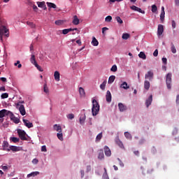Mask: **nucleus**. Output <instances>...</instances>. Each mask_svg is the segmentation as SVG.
Masks as SVG:
<instances>
[{"label": "nucleus", "instance_id": "obj_46", "mask_svg": "<svg viewBox=\"0 0 179 179\" xmlns=\"http://www.w3.org/2000/svg\"><path fill=\"white\" fill-rule=\"evenodd\" d=\"M103 138V133H99L96 138V141H100Z\"/></svg>", "mask_w": 179, "mask_h": 179}, {"label": "nucleus", "instance_id": "obj_59", "mask_svg": "<svg viewBox=\"0 0 179 179\" xmlns=\"http://www.w3.org/2000/svg\"><path fill=\"white\" fill-rule=\"evenodd\" d=\"M162 62H163V64H164V65H167V58L163 57Z\"/></svg>", "mask_w": 179, "mask_h": 179}, {"label": "nucleus", "instance_id": "obj_28", "mask_svg": "<svg viewBox=\"0 0 179 179\" xmlns=\"http://www.w3.org/2000/svg\"><path fill=\"white\" fill-rule=\"evenodd\" d=\"M46 3L48 8H52V9H57V5H55V3H51V2H47Z\"/></svg>", "mask_w": 179, "mask_h": 179}, {"label": "nucleus", "instance_id": "obj_49", "mask_svg": "<svg viewBox=\"0 0 179 179\" xmlns=\"http://www.w3.org/2000/svg\"><path fill=\"white\" fill-rule=\"evenodd\" d=\"M27 24H28V26H29V27H31L32 29L36 27V24H34L33 22H27Z\"/></svg>", "mask_w": 179, "mask_h": 179}, {"label": "nucleus", "instance_id": "obj_4", "mask_svg": "<svg viewBox=\"0 0 179 179\" xmlns=\"http://www.w3.org/2000/svg\"><path fill=\"white\" fill-rule=\"evenodd\" d=\"M12 115V112L6 109H3L0 110V118H3V117H10Z\"/></svg>", "mask_w": 179, "mask_h": 179}, {"label": "nucleus", "instance_id": "obj_20", "mask_svg": "<svg viewBox=\"0 0 179 179\" xmlns=\"http://www.w3.org/2000/svg\"><path fill=\"white\" fill-rule=\"evenodd\" d=\"M53 128L57 132H62V127L59 124H54Z\"/></svg>", "mask_w": 179, "mask_h": 179}, {"label": "nucleus", "instance_id": "obj_31", "mask_svg": "<svg viewBox=\"0 0 179 179\" xmlns=\"http://www.w3.org/2000/svg\"><path fill=\"white\" fill-rule=\"evenodd\" d=\"M115 80V76H110L109 77L108 83L109 84L113 83Z\"/></svg>", "mask_w": 179, "mask_h": 179}, {"label": "nucleus", "instance_id": "obj_15", "mask_svg": "<svg viewBox=\"0 0 179 179\" xmlns=\"http://www.w3.org/2000/svg\"><path fill=\"white\" fill-rule=\"evenodd\" d=\"M118 107H119L120 111H121L122 113L124 111H127V106H124V103H119Z\"/></svg>", "mask_w": 179, "mask_h": 179}, {"label": "nucleus", "instance_id": "obj_13", "mask_svg": "<svg viewBox=\"0 0 179 179\" xmlns=\"http://www.w3.org/2000/svg\"><path fill=\"white\" fill-rule=\"evenodd\" d=\"M3 150H6V152H9V143L8 141L3 142Z\"/></svg>", "mask_w": 179, "mask_h": 179}, {"label": "nucleus", "instance_id": "obj_1", "mask_svg": "<svg viewBox=\"0 0 179 179\" xmlns=\"http://www.w3.org/2000/svg\"><path fill=\"white\" fill-rule=\"evenodd\" d=\"M99 111H100V105L99 104V102H97V100L93 99L92 108V115H97L99 114Z\"/></svg>", "mask_w": 179, "mask_h": 179}, {"label": "nucleus", "instance_id": "obj_3", "mask_svg": "<svg viewBox=\"0 0 179 179\" xmlns=\"http://www.w3.org/2000/svg\"><path fill=\"white\" fill-rule=\"evenodd\" d=\"M17 134L21 141H27V137H26V131H24V130L19 129H17Z\"/></svg>", "mask_w": 179, "mask_h": 179}, {"label": "nucleus", "instance_id": "obj_23", "mask_svg": "<svg viewBox=\"0 0 179 179\" xmlns=\"http://www.w3.org/2000/svg\"><path fill=\"white\" fill-rule=\"evenodd\" d=\"M9 152H10V150H12V152H19V148L15 145H11L10 147H8Z\"/></svg>", "mask_w": 179, "mask_h": 179}, {"label": "nucleus", "instance_id": "obj_5", "mask_svg": "<svg viewBox=\"0 0 179 179\" xmlns=\"http://www.w3.org/2000/svg\"><path fill=\"white\" fill-rule=\"evenodd\" d=\"M9 29H6V27H0V36H3L5 34L6 37H9Z\"/></svg>", "mask_w": 179, "mask_h": 179}, {"label": "nucleus", "instance_id": "obj_26", "mask_svg": "<svg viewBox=\"0 0 179 179\" xmlns=\"http://www.w3.org/2000/svg\"><path fill=\"white\" fill-rule=\"evenodd\" d=\"M29 5H32V8H33L34 12H37L38 10V8L37 7V6H36V4H34V2L29 1Z\"/></svg>", "mask_w": 179, "mask_h": 179}, {"label": "nucleus", "instance_id": "obj_9", "mask_svg": "<svg viewBox=\"0 0 179 179\" xmlns=\"http://www.w3.org/2000/svg\"><path fill=\"white\" fill-rule=\"evenodd\" d=\"M37 5L38 8H42L44 10H47V6L45 5V1H37Z\"/></svg>", "mask_w": 179, "mask_h": 179}, {"label": "nucleus", "instance_id": "obj_61", "mask_svg": "<svg viewBox=\"0 0 179 179\" xmlns=\"http://www.w3.org/2000/svg\"><path fill=\"white\" fill-rule=\"evenodd\" d=\"M90 170H92V166L88 165L87 166V173H89V171H90Z\"/></svg>", "mask_w": 179, "mask_h": 179}, {"label": "nucleus", "instance_id": "obj_11", "mask_svg": "<svg viewBox=\"0 0 179 179\" xmlns=\"http://www.w3.org/2000/svg\"><path fill=\"white\" fill-rule=\"evenodd\" d=\"M106 101L108 103H111L112 96H111V92H110V90H108L106 92Z\"/></svg>", "mask_w": 179, "mask_h": 179}, {"label": "nucleus", "instance_id": "obj_25", "mask_svg": "<svg viewBox=\"0 0 179 179\" xmlns=\"http://www.w3.org/2000/svg\"><path fill=\"white\" fill-rule=\"evenodd\" d=\"M38 174H40V172L38 171L31 172L27 175V178H30V177H36V176H38Z\"/></svg>", "mask_w": 179, "mask_h": 179}, {"label": "nucleus", "instance_id": "obj_55", "mask_svg": "<svg viewBox=\"0 0 179 179\" xmlns=\"http://www.w3.org/2000/svg\"><path fill=\"white\" fill-rule=\"evenodd\" d=\"M20 104H24V101H19L16 103V108H19V107H20Z\"/></svg>", "mask_w": 179, "mask_h": 179}, {"label": "nucleus", "instance_id": "obj_32", "mask_svg": "<svg viewBox=\"0 0 179 179\" xmlns=\"http://www.w3.org/2000/svg\"><path fill=\"white\" fill-rule=\"evenodd\" d=\"M138 57L141 58V59H146V55L143 52H140Z\"/></svg>", "mask_w": 179, "mask_h": 179}, {"label": "nucleus", "instance_id": "obj_60", "mask_svg": "<svg viewBox=\"0 0 179 179\" xmlns=\"http://www.w3.org/2000/svg\"><path fill=\"white\" fill-rule=\"evenodd\" d=\"M32 163H33V164H37L38 163V159H34L32 160Z\"/></svg>", "mask_w": 179, "mask_h": 179}, {"label": "nucleus", "instance_id": "obj_29", "mask_svg": "<svg viewBox=\"0 0 179 179\" xmlns=\"http://www.w3.org/2000/svg\"><path fill=\"white\" fill-rule=\"evenodd\" d=\"M73 24L76 25L79 24V18H78V16L75 15L73 17Z\"/></svg>", "mask_w": 179, "mask_h": 179}, {"label": "nucleus", "instance_id": "obj_19", "mask_svg": "<svg viewBox=\"0 0 179 179\" xmlns=\"http://www.w3.org/2000/svg\"><path fill=\"white\" fill-rule=\"evenodd\" d=\"M54 78H55V80H56L57 82H59L60 80V74L59 72L56 71L54 73Z\"/></svg>", "mask_w": 179, "mask_h": 179}, {"label": "nucleus", "instance_id": "obj_48", "mask_svg": "<svg viewBox=\"0 0 179 179\" xmlns=\"http://www.w3.org/2000/svg\"><path fill=\"white\" fill-rule=\"evenodd\" d=\"M43 92L45 93H49V90H48V87H47V84H45L43 86Z\"/></svg>", "mask_w": 179, "mask_h": 179}, {"label": "nucleus", "instance_id": "obj_37", "mask_svg": "<svg viewBox=\"0 0 179 179\" xmlns=\"http://www.w3.org/2000/svg\"><path fill=\"white\" fill-rule=\"evenodd\" d=\"M129 37H130L129 34L125 33V34H122V38L123 40H128Z\"/></svg>", "mask_w": 179, "mask_h": 179}, {"label": "nucleus", "instance_id": "obj_53", "mask_svg": "<svg viewBox=\"0 0 179 179\" xmlns=\"http://www.w3.org/2000/svg\"><path fill=\"white\" fill-rule=\"evenodd\" d=\"M34 66L36 68H37L38 70H39L40 72H43V71H44L43 68H41V66H40L37 63Z\"/></svg>", "mask_w": 179, "mask_h": 179}, {"label": "nucleus", "instance_id": "obj_38", "mask_svg": "<svg viewBox=\"0 0 179 179\" xmlns=\"http://www.w3.org/2000/svg\"><path fill=\"white\" fill-rule=\"evenodd\" d=\"M57 138L59 141H64V135L62 134V132L57 133Z\"/></svg>", "mask_w": 179, "mask_h": 179}, {"label": "nucleus", "instance_id": "obj_57", "mask_svg": "<svg viewBox=\"0 0 179 179\" xmlns=\"http://www.w3.org/2000/svg\"><path fill=\"white\" fill-rule=\"evenodd\" d=\"M153 55H154V57H157V55H159V50H157V49H156V50L154 51Z\"/></svg>", "mask_w": 179, "mask_h": 179}, {"label": "nucleus", "instance_id": "obj_10", "mask_svg": "<svg viewBox=\"0 0 179 179\" xmlns=\"http://www.w3.org/2000/svg\"><path fill=\"white\" fill-rule=\"evenodd\" d=\"M17 108H18L21 115H26V109L24 108V105H20Z\"/></svg>", "mask_w": 179, "mask_h": 179}, {"label": "nucleus", "instance_id": "obj_24", "mask_svg": "<svg viewBox=\"0 0 179 179\" xmlns=\"http://www.w3.org/2000/svg\"><path fill=\"white\" fill-rule=\"evenodd\" d=\"M130 8L132 10H136V12H139L140 13H142V9L139 8L136 6H132L130 7Z\"/></svg>", "mask_w": 179, "mask_h": 179}, {"label": "nucleus", "instance_id": "obj_18", "mask_svg": "<svg viewBox=\"0 0 179 179\" xmlns=\"http://www.w3.org/2000/svg\"><path fill=\"white\" fill-rule=\"evenodd\" d=\"M120 89H124V90H128V89H129V85H128V83L127 82H123L121 85H120Z\"/></svg>", "mask_w": 179, "mask_h": 179}, {"label": "nucleus", "instance_id": "obj_21", "mask_svg": "<svg viewBox=\"0 0 179 179\" xmlns=\"http://www.w3.org/2000/svg\"><path fill=\"white\" fill-rule=\"evenodd\" d=\"M150 88V82L145 80L144 81V89H145V90H149Z\"/></svg>", "mask_w": 179, "mask_h": 179}, {"label": "nucleus", "instance_id": "obj_2", "mask_svg": "<svg viewBox=\"0 0 179 179\" xmlns=\"http://www.w3.org/2000/svg\"><path fill=\"white\" fill-rule=\"evenodd\" d=\"M172 74L171 73H169L166 74V87L169 89V90H171V82H172Z\"/></svg>", "mask_w": 179, "mask_h": 179}, {"label": "nucleus", "instance_id": "obj_44", "mask_svg": "<svg viewBox=\"0 0 179 179\" xmlns=\"http://www.w3.org/2000/svg\"><path fill=\"white\" fill-rule=\"evenodd\" d=\"M166 15V13H162L161 12L160 14V20L161 22L163 23V22H164V15Z\"/></svg>", "mask_w": 179, "mask_h": 179}, {"label": "nucleus", "instance_id": "obj_36", "mask_svg": "<svg viewBox=\"0 0 179 179\" xmlns=\"http://www.w3.org/2000/svg\"><path fill=\"white\" fill-rule=\"evenodd\" d=\"M69 31H73V29H72V28H70V29H65L62 30L63 34H68Z\"/></svg>", "mask_w": 179, "mask_h": 179}, {"label": "nucleus", "instance_id": "obj_16", "mask_svg": "<svg viewBox=\"0 0 179 179\" xmlns=\"http://www.w3.org/2000/svg\"><path fill=\"white\" fill-rule=\"evenodd\" d=\"M152 101H153V96L150 95L149 96V98L145 101V106L147 108L149 107V106H150V104H152Z\"/></svg>", "mask_w": 179, "mask_h": 179}, {"label": "nucleus", "instance_id": "obj_30", "mask_svg": "<svg viewBox=\"0 0 179 179\" xmlns=\"http://www.w3.org/2000/svg\"><path fill=\"white\" fill-rule=\"evenodd\" d=\"M30 61L33 65H36V64H37V62L36 61V56L34 55H31Z\"/></svg>", "mask_w": 179, "mask_h": 179}, {"label": "nucleus", "instance_id": "obj_22", "mask_svg": "<svg viewBox=\"0 0 179 179\" xmlns=\"http://www.w3.org/2000/svg\"><path fill=\"white\" fill-rule=\"evenodd\" d=\"M86 120V115H81L79 119L80 124L81 125H83L85 124V121Z\"/></svg>", "mask_w": 179, "mask_h": 179}, {"label": "nucleus", "instance_id": "obj_63", "mask_svg": "<svg viewBox=\"0 0 179 179\" xmlns=\"http://www.w3.org/2000/svg\"><path fill=\"white\" fill-rule=\"evenodd\" d=\"M176 104H179V94L176 96Z\"/></svg>", "mask_w": 179, "mask_h": 179}, {"label": "nucleus", "instance_id": "obj_45", "mask_svg": "<svg viewBox=\"0 0 179 179\" xmlns=\"http://www.w3.org/2000/svg\"><path fill=\"white\" fill-rule=\"evenodd\" d=\"M152 13H155V12H157V6L155 4L152 6Z\"/></svg>", "mask_w": 179, "mask_h": 179}, {"label": "nucleus", "instance_id": "obj_12", "mask_svg": "<svg viewBox=\"0 0 179 179\" xmlns=\"http://www.w3.org/2000/svg\"><path fill=\"white\" fill-rule=\"evenodd\" d=\"M25 127H27V128H33V123L29 122V120H26V119H23L22 120Z\"/></svg>", "mask_w": 179, "mask_h": 179}, {"label": "nucleus", "instance_id": "obj_27", "mask_svg": "<svg viewBox=\"0 0 179 179\" xmlns=\"http://www.w3.org/2000/svg\"><path fill=\"white\" fill-rule=\"evenodd\" d=\"M92 44L94 47H97V45H99V41H97L94 36L92 38Z\"/></svg>", "mask_w": 179, "mask_h": 179}, {"label": "nucleus", "instance_id": "obj_35", "mask_svg": "<svg viewBox=\"0 0 179 179\" xmlns=\"http://www.w3.org/2000/svg\"><path fill=\"white\" fill-rule=\"evenodd\" d=\"M116 143L118 146H120L122 149L124 148V144L122 143V141H120V139L116 140Z\"/></svg>", "mask_w": 179, "mask_h": 179}, {"label": "nucleus", "instance_id": "obj_51", "mask_svg": "<svg viewBox=\"0 0 179 179\" xmlns=\"http://www.w3.org/2000/svg\"><path fill=\"white\" fill-rule=\"evenodd\" d=\"M8 97H9V94L6 92L1 94V99H8Z\"/></svg>", "mask_w": 179, "mask_h": 179}, {"label": "nucleus", "instance_id": "obj_52", "mask_svg": "<svg viewBox=\"0 0 179 179\" xmlns=\"http://www.w3.org/2000/svg\"><path fill=\"white\" fill-rule=\"evenodd\" d=\"M117 65H113V66L111 67L110 71H111L112 72H117Z\"/></svg>", "mask_w": 179, "mask_h": 179}, {"label": "nucleus", "instance_id": "obj_6", "mask_svg": "<svg viewBox=\"0 0 179 179\" xmlns=\"http://www.w3.org/2000/svg\"><path fill=\"white\" fill-rule=\"evenodd\" d=\"M154 76H155V74L153 73V71H149L145 75V79H149V80H153Z\"/></svg>", "mask_w": 179, "mask_h": 179}, {"label": "nucleus", "instance_id": "obj_54", "mask_svg": "<svg viewBox=\"0 0 179 179\" xmlns=\"http://www.w3.org/2000/svg\"><path fill=\"white\" fill-rule=\"evenodd\" d=\"M67 118H69V120H73L75 118V115L74 114H69L67 115Z\"/></svg>", "mask_w": 179, "mask_h": 179}, {"label": "nucleus", "instance_id": "obj_56", "mask_svg": "<svg viewBox=\"0 0 179 179\" xmlns=\"http://www.w3.org/2000/svg\"><path fill=\"white\" fill-rule=\"evenodd\" d=\"M117 160L119 162V164H120V167H124V162H122V161H121V159L120 158H117Z\"/></svg>", "mask_w": 179, "mask_h": 179}, {"label": "nucleus", "instance_id": "obj_8", "mask_svg": "<svg viewBox=\"0 0 179 179\" xmlns=\"http://www.w3.org/2000/svg\"><path fill=\"white\" fill-rule=\"evenodd\" d=\"M164 32V27L162 24H159L157 28V36H162Z\"/></svg>", "mask_w": 179, "mask_h": 179}, {"label": "nucleus", "instance_id": "obj_43", "mask_svg": "<svg viewBox=\"0 0 179 179\" xmlns=\"http://www.w3.org/2000/svg\"><path fill=\"white\" fill-rule=\"evenodd\" d=\"M55 24H57V26H61L62 24H64V20H56Z\"/></svg>", "mask_w": 179, "mask_h": 179}, {"label": "nucleus", "instance_id": "obj_17", "mask_svg": "<svg viewBox=\"0 0 179 179\" xmlns=\"http://www.w3.org/2000/svg\"><path fill=\"white\" fill-rule=\"evenodd\" d=\"M78 92L80 93V97H86V92H85V89H83V87H80L78 88Z\"/></svg>", "mask_w": 179, "mask_h": 179}, {"label": "nucleus", "instance_id": "obj_62", "mask_svg": "<svg viewBox=\"0 0 179 179\" xmlns=\"http://www.w3.org/2000/svg\"><path fill=\"white\" fill-rule=\"evenodd\" d=\"M171 23H172V27H173V29H176V21H174V20H172V22H171Z\"/></svg>", "mask_w": 179, "mask_h": 179}, {"label": "nucleus", "instance_id": "obj_47", "mask_svg": "<svg viewBox=\"0 0 179 179\" xmlns=\"http://www.w3.org/2000/svg\"><path fill=\"white\" fill-rule=\"evenodd\" d=\"M116 20L117 23H120V24H122V23H124V22L122 21L120 16L116 17Z\"/></svg>", "mask_w": 179, "mask_h": 179}, {"label": "nucleus", "instance_id": "obj_39", "mask_svg": "<svg viewBox=\"0 0 179 179\" xmlns=\"http://www.w3.org/2000/svg\"><path fill=\"white\" fill-rule=\"evenodd\" d=\"M124 136L127 139H132V136L128 131L124 132Z\"/></svg>", "mask_w": 179, "mask_h": 179}, {"label": "nucleus", "instance_id": "obj_14", "mask_svg": "<svg viewBox=\"0 0 179 179\" xmlns=\"http://www.w3.org/2000/svg\"><path fill=\"white\" fill-rule=\"evenodd\" d=\"M104 152H105L106 156H107L108 157H109V156H111V150H110L108 146L106 145L104 147Z\"/></svg>", "mask_w": 179, "mask_h": 179}, {"label": "nucleus", "instance_id": "obj_40", "mask_svg": "<svg viewBox=\"0 0 179 179\" xmlns=\"http://www.w3.org/2000/svg\"><path fill=\"white\" fill-rule=\"evenodd\" d=\"M103 170H104L105 172L103 174V179H108V175L107 174V169L104 168Z\"/></svg>", "mask_w": 179, "mask_h": 179}, {"label": "nucleus", "instance_id": "obj_50", "mask_svg": "<svg viewBox=\"0 0 179 179\" xmlns=\"http://www.w3.org/2000/svg\"><path fill=\"white\" fill-rule=\"evenodd\" d=\"M111 20H113L111 15H108L105 18V22H111Z\"/></svg>", "mask_w": 179, "mask_h": 179}, {"label": "nucleus", "instance_id": "obj_34", "mask_svg": "<svg viewBox=\"0 0 179 179\" xmlns=\"http://www.w3.org/2000/svg\"><path fill=\"white\" fill-rule=\"evenodd\" d=\"M99 159H104V152L103 151V150H101L99 152V156H98Z\"/></svg>", "mask_w": 179, "mask_h": 179}, {"label": "nucleus", "instance_id": "obj_33", "mask_svg": "<svg viewBox=\"0 0 179 179\" xmlns=\"http://www.w3.org/2000/svg\"><path fill=\"white\" fill-rule=\"evenodd\" d=\"M171 51L173 54H176L177 52V49H176V46H174V43H171Z\"/></svg>", "mask_w": 179, "mask_h": 179}, {"label": "nucleus", "instance_id": "obj_64", "mask_svg": "<svg viewBox=\"0 0 179 179\" xmlns=\"http://www.w3.org/2000/svg\"><path fill=\"white\" fill-rule=\"evenodd\" d=\"M176 6H179V0H175Z\"/></svg>", "mask_w": 179, "mask_h": 179}, {"label": "nucleus", "instance_id": "obj_7", "mask_svg": "<svg viewBox=\"0 0 179 179\" xmlns=\"http://www.w3.org/2000/svg\"><path fill=\"white\" fill-rule=\"evenodd\" d=\"M9 118L11 121H13L15 124H19L20 122V120L16 117H15V115L13 113L11 112V116H9Z\"/></svg>", "mask_w": 179, "mask_h": 179}, {"label": "nucleus", "instance_id": "obj_42", "mask_svg": "<svg viewBox=\"0 0 179 179\" xmlns=\"http://www.w3.org/2000/svg\"><path fill=\"white\" fill-rule=\"evenodd\" d=\"M10 141H12V142H13L14 143H17V142H19V141H20V139L17 137H11Z\"/></svg>", "mask_w": 179, "mask_h": 179}, {"label": "nucleus", "instance_id": "obj_41", "mask_svg": "<svg viewBox=\"0 0 179 179\" xmlns=\"http://www.w3.org/2000/svg\"><path fill=\"white\" fill-rule=\"evenodd\" d=\"M106 85H107V81H103V83L100 85V89L104 90L106 89Z\"/></svg>", "mask_w": 179, "mask_h": 179}, {"label": "nucleus", "instance_id": "obj_58", "mask_svg": "<svg viewBox=\"0 0 179 179\" xmlns=\"http://www.w3.org/2000/svg\"><path fill=\"white\" fill-rule=\"evenodd\" d=\"M41 152H47V147L45 145L41 147Z\"/></svg>", "mask_w": 179, "mask_h": 179}]
</instances>
